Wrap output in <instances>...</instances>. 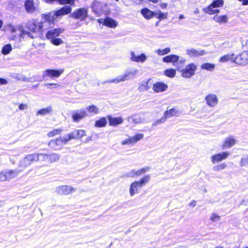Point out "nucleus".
<instances>
[{"label": "nucleus", "instance_id": "nucleus-1", "mask_svg": "<svg viewBox=\"0 0 248 248\" xmlns=\"http://www.w3.org/2000/svg\"><path fill=\"white\" fill-rule=\"evenodd\" d=\"M39 25L40 23L38 21L33 19L28 22L26 25L27 28L31 32L25 31L23 27L21 26L13 27L11 31L13 32H16L20 37L24 38L29 37L31 38H34L36 37V33L40 31V28H39Z\"/></svg>", "mask_w": 248, "mask_h": 248}, {"label": "nucleus", "instance_id": "nucleus-2", "mask_svg": "<svg viewBox=\"0 0 248 248\" xmlns=\"http://www.w3.org/2000/svg\"><path fill=\"white\" fill-rule=\"evenodd\" d=\"M223 5V1L222 0H214L208 6L204 8L203 10L209 15L217 14L220 12V10L217 8L222 6Z\"/></svg>", "mask_w": 248, "mask_h": 248}, {"label": "nucleus", "instance_id": "nucleus-3", "mask_svg": "<svg viewBox=\"0 0 248 248\" xmlns=\"http://www.w3.org/2000/svg\"><path fill=\"white\" fill-rule=\"evenodd\" d=\"M197 68V66L195 63H190L181 71V75L183 78H190L194 75Z\"/></svg>", "mask_w": 248, "mask_h": 248}, {"label": "nucleus", "instance_id": "nucleus-4", "mask_svg": "<svg viewBox=\"0 0 248 248\" xmlns=\"http://www.w3.org/2000/svg\"><path fill=\"white\" fill-rule=\"evenodd\" d=\"M18 171L13 170H2L0 171V181H6L16 177L18 174Z\"/></svg>", "mask_w": 248, "mask_h": 248}, {"label": "nucleus", "instance_id": "nucleus-5", "mask_svg": "<svg viewBox=\"0 0 248 248\" xmlns=\"http://www.w3.org/2000/svg\"><path fill=\"white\" fill-rule=\"evenodd\" d=\"M233 62L244 66L248 63V50L243 51L240 54L235 56Z\"/></svg>", "mask_w": 248, "mask_h": 248}, {"label": "nucleus", "instance_id": "nucleus-6", "mask_svg": "<svg viewBox=\"0 0 248 248\" xmlns=\"http://www.w3.org/2000/svg\"><path fill=\"white\" fill-rule=\"evenodd\" d=\"M69 138L67 136L63 137H60L55 140H52L49 141L48 145L51 148L56 149L57 147L62 146L63 144L66 143L69 141Z\"/></svg>", "mask_w": 248, "mask_h": 248}, {"label": "nucleus", "instance_id": "nucleus-7", "mask_svg": "<svg viewBox=\"0 0 248 248\" xmlns=\"http://www.w3.org/2000/svg\"><path fill=\"white\" fill-rule=\"evenodd\" d=\"M87 13L88 11L86 8H79L73 13L70 16L75 19L83 20L87 17Z\"/></svg>", "mask_w": 248, "mask_h": 248}, {"label": "nucleus", "instance_id": "nucleus-8", "mask_svg": "<svg viewBox=\"0 0 248 248\" xmlns=\"http://www.w3.org/2000/svg\"><path fill=\"white\" fill-rule=\"evenodd\" d=\"M137 72V70H135L133 73H129L128 74H125L122 76H118L116 78L109 79L105 81V83H114L115 84H118L121 82H123L129 79V75L132 74L134 75H135Z\"/></svg>", "mask_w": 248, "mask_h": 248}, {"label": "nucleus", "instance_id": "nucleus-9", "mask_svg": "<svg viewBox=\"0 0 248 248\" xmlns=\"http://www.w3.org/2000/svg\"><path fill=\"white\" fill-rule=\"evenodd\" d=\"M143 134L138 133L135 135L129 137L122 141L121 144L123 145L126 144H134L143 138Z\"/></svg>", "mask_w": 248, "mask_h": 248}, {"label": "nucleus", "instance_id": "nucleus-10", "mask_svg": "<svg viewBox=\"0 0 248 248\" xmlns=\"http://www.w3.org/2000/svg\"><path fill=\"white\" fill-rule=\"evenodd\" d=\"M230 153L228 152H222L211 156V161L213 164L225 160L229 156Z\"/></svg>", "mask_w": 248, "mask_h": 248}, {"label": "nucleus", "instance_id": "nucleus-11", "mask_svg": "<svg viewBox=\"0 0 248 248\" xmlns=\"http://www.w3.org/2000/svg\"><path fill=\"white\" fill-rule=\"evenodd\" d=\"M64 72L63 69L54 70L47 69L44 71L43 73V77H48L51 78H58Z\"/></svg>", "mask_w": 248, "mask_h": 248}, {"label": "nucleus", "instance_id": "nucleus-12", "mask_svg": "<svg viewBox=\"0 0 248 248\" xmlns=\"http://www.w3.org/2000/svg\"><path fill=\"white\" fill-rule=\"evenodd\" d=\"M147 59V56L144 53L140 55H136L134 51L130 52V59L131 61L136 62H144Z\"/></svg>", "mask_w": 248, "mask_h": 248}, {"label": "nucleus", "instance_id": "nucleus-13", "mask_svg": "<svg viewBox=\"0 0 248 248\" xmlns=\"http://www.w3.org/2000/svg\"><path fill=\"white\" fill-rule=\"evenodd\" d=\"M236 139L232 136H230L224 140L222 145V149L230 148L234 146L236 143Z\"/></svg>", "mask_w": 248, "mask_h": 248}, {"label": "nucleus", "instance_id": "nucleus-14", "mask_svg": "<svg viewBox=\"0 0 248 248\" xmlns=\"http://www.w3.org/2000/svg\"><path fill=\"white\" fill-rule=\"evenodd\" d=\"M97 21L103 25L107 26L109 28H114L116 27L118 25L117 22L114 20V19L110 18L107 17L105 19H98Z\"/></svg>", "mask_w": 248, "mask_h": 248}, {"label": "nucleus", "instance_id": "nucleus-15", "mask_svg": "<svg viewBox=\"0 0 248 248\" xmlns=\"http://www.w3.org/2000/svg\"><path fill=\"white\" fill-rule=\"evenodd\" d=\"M74 189L69 186H61L57 187L55 192L60 195H68L71 193Z\"/></svg>", "mask_w": 248, "mask_h": 248}, {"label": "nucleus", "instance_id": "nucleus-16", "mask_svg": "<svg viewBox=\"0 0 248 248\" xmlns=\"http://www.w3.org/2000/svg\"><path fill=\"white\" fill-rule=\"evenodd\" d=\"M206 104L211 107H215L218 103V99L217 96L214 94H209L205 98Z\"/></svg>", "mask_w": 248, "mask_h": 248}, {"label": "nucleus", "instance_id": "nucleus-17", "mask_svg": "<svg viewBox=\"0 0 248 248\" xmlns=\"http://www.w3.org/2000/svg\"><path fill=\"white\" fill-rule=\"evenodd\" d=\"M186 53L190 57H197L204 55L206 52L204 50H197L194 48H191L186 49Z\"/></svg>", "mask_w": 248, "mask_h": 248}, {"label": "nucleus", "instance_id": "nucleus-18", "mask_svg": "<svg viewBox=\"0 0 248 248\" xmlns=\"http://www.w3.org/2000/svg\"><path fill=\"white\" fill-rule=\"evenodd\" d=\"M64 30L61 28H57L49 30L46 33V37L47 39H53L58 36L63 32Z\"/></svg>", "mask_w": 248, "mask_h": 248}, {"label": "nucleus", "instance_id": "nucleus-19", "mask_svg": "<svg viewBox=\"0 0 248 248\" xmlns=\"http://www.w3.org/2000/svg\"><path fill=\"white\" fill-rule=\"evenodd\" d=\"M87 116L86 111L84 110H79L74 112L72 119L74 122H78Z\"/></svg>", "mask_w": 248, "mask_h": 248}, {"label": "nucleus", "instance_id": "nucleus-20", "mask_svg": "<svg viewBox=\"0 0 248 248\" xmlns=\"http://www.w3.org/2000/svg\"><path fill=\"white\" fill-rule=\"evenodd\" d=\"M168 87L166 84L158 82L153 84V90L156 93H159L166 91Z\"/></svg>", "mask_w": 248, "mask_h": 248}, {"label": "nucleus", "instance_id": "nucleus-21", "mask_svg": "<svg viewBox=\"0 0 248 248\" xmlns=\"http://www.w3.org/2000/svg\"><path fill=\"white\" fill-rule=\"evenodd\" d=\"M24 5L28 13H32L36 10L33 0H26Z\"/></svg>", "mask_w": 248, "mask_h": 248}, {"label": "nucleus", "instance_id": "nucleus-22", "mask_svg": "<svg viewBox=\"0 0 248 248\" xmlns=\"http://www.w3.org/2000/svg\"><path fill=\"white\" fill-rule=\"evenodd\" d=\"M85 134V131L83 130H78L74 131L67 135V137L71 140L73 139H79L82 137Z\"/></svg>", "mask_w": 248, "mask_h": 248}, {"label": "nucleus", "instance_id": "nucleus-23", "mask_svg": "<svg viewBox=\"0 0 248 248\" xmlns=\"http://www.w3.org/2000/svg\"><path fill=\"white\" fill-rule=\"evenodd\" d=\"M72 9L69 6H65L63 7L62 8L59 10L56 11L55 16H56L57 18L59 16H62L64 15H66L71 13Z\"/></svg>", "mask_w": 248, "mask_h": 248}, {"label": "nucleus", "instance_id": "nucleus-24", "mask_svg": "<svg viewBox=\"0 0 248 248\" xmlns=\"http://www.w3.org/2000/svg\"><path fill=\"white\" fill-rule=\"evenodd\" d=\"M213 19L215 22L219 24L227 23L228 21L229 18L227 15H216L213 17Z\"/></svg>", "mask_w": 248, "mask_h": 248}, {"label": "nucleus", "instance_id": "nucleus-25", "mask_svg": "<svg viewBox=\"0 0 248 248\" xmlns=\"http://www.w3.org/2000/svg\"><path fill=\"white\" fill-rule=\"evenodd\" d=\"M180 112L179 110L175 108H171L165 112L164 116L166 119L172 117H177L179 116Z\"/></svg>", "mask_w": 248, "mask_h": 248}, {"label": "nucleus", "instance_id": "nucleus-26", "mask_svg": "<svg viewBox=\"0 0 248 248\" xmlns=\"http://www.w3.org/2000/svg\"><path fill=\"white\" fill-rule=\"evenodd\" d=\"M109 124L111 126H116L118 124H121L123 122V119L122 117H112L110 116L108 117Z\"/></svg>", "mask_w": 248, "mask_h": 248}, {"label": "nucleus", "instance_id": "nucleus-27", "mask_svg": "<svg viewBox=\"0 0 248 248\" xmlns=\"http://www.w3.org/2000/svg\"><path fill=\"white\" fill-rule=\"evenodd\" d=\"M180 57L176 55H169L163 58L162 61L164 62H172L174 63L178 61Z\"/></svg>", "mask_w": 248, "mask_h": 248}, {"label": "nucleus", "instance_id": "nucleus-28", "mask_svg": "<svg viewBox=\"0 0 248 248\" xmlns=\"http://www.w3.org/2000/svg\"><path fill=\"white\" fill-rule=\"evenodd\" d=\"M40 31H43L45 30H48L54 26V23L50 22L48 21H44L43 22H39Z\"/></svg>", "mask_w": 248, "mask_h": 248}, {"label": "nucleus", "instance_id": "nucleus-29", "mask_svg": "<svg viewBox=\"0 0 248 248\" xmlns=\"http://www.w3.org/2000/svg\"><path fill=\"white\" fill-rule=\"evenodd\" d=\"M37 161L43 164V166L46 165L48 162V155L46 154L39 153L37 154Z\"/></svg>", "mask_w": 248, "mask_h": 248}, {"label": "nucleus", "instance_id": "nucleus-30", "mask_svg": "<svg viewBox=\"0 0 248 248\" xmlns=\"http://www.w3.org/2000/svg\"><path fill=\"white\" fill-rule=\"evenodd\" d=\"M139 187H140V184L138 181H135L130 185L129 193L131 196H133L138 193Z\"/></svg>", "mask_w": 248, "mask_h": 248}, {"label": "nucleus", "instance_id": "nucleus-31", "mask_svg": "<svg viewBox=\"0 0 248 248\" xmlns=\"http://www.w3.org/2000/svg\"><path fill=\"white\" fill-rule=\"evenodd\" d=\"M141 15L146 19H149L155 16V13L148 8H144L141 10Z\"/></svg>", "mask_w": 248, "mask_h": 248}, {"label": "nucleus", "instance_id": "nucleus-32", "mask_svg": "<svg viewBox=\"0 0 248 248\" xmlns=\"http://www.w3.org/2000/svg\"><path fill=\"white\" fill-rule=\"evenodd\" d=\"M234 59V54H227L224 56H222L219 59V62H226L229 61H231L233 62V60Z\"/></svg>", "mask_w": 248, "mask_h": 248}, {"label": "nucleus", "instance_id": "nucleus-33", "mask_svg": "<svg viewBox=\"0 0 248 248\" xmlns=\"http://www.w3.org/2000/svg\"><path fill=\"white\" fill-rule=\"evenodd\" d=\"M52 111V107L48 106L46 108H44L38 110V111L36 112V115L44 116L51 113Z\"/></svg>", "mask_w": 248, "mask_h": 248}, {"label": "nucleus", "instance_id": "nucleus-34", "mask_svg": "<svg viewBox=\"0 0 248 248\" xmlns=\"http://www.w3.org/2000/svg\"><path fill=\"white\" fill-rule=\"evenodd\" d=\"M43 16L44 17L45 21H48L50 22L54 23L53 21L57 18L56 16H55V13H49L46 15H43Z\"/></svg>", "mask_w": 248, "mask_h": 248}, {"label": "nucleus", "instance_id": "nucleus-35", "mask_svg": "<svg viewBox=\"0 0 248 248\" xmlns=\"http://www.w3.org/2000/svg\"><path fill=\"white\" fill-rule=\"evenodd\" d=\"M176 73V70L172 68L166 69L164 71V75L170 78H174L175 76Z\"/></svg>", "mask_w": 248, "mask_h": 248}, {"label": "nucleus", "instance_id": "nucleus-36", "mask_svg": "<svg viewBox=\"0 0 248 248\" xmlns=\"http://www.w3.org/2000/svg\"><path fill=\"white\" fill-rule=\"evenodd\" d=\"M150 86L148 84V81H143L140 84L138 87V90L140 92H142L148 90Z\"/></svg>", "mask_w": 248, "mask_h": 248}, {"label": "nucleus", "instance_id": "nucleus-37", "mask_svg": "<svg viewBox=\"0 0 248 248\" xmlns=\"http://www.w3.org/2000/svg\"><path fill=\"white\" fill-rule=\"evenodd\" d=\"M107 124V120L105 118H102L96 121L95 124V126L97 127H101L105 126Z\"/></svg>", "mask_w": 248, "mask_h": 248}, {"label": "nucleus", "instance_id": "nucleus-38", "mask_svg": "<svg viewBox=\"0 0 248 248\" xmlns=\"http://www.w3.org/2000/svg\"><path fill=\"white\" fill-rule=\"evenodd\" d=\"M150 180V175H147L142 177L139 181H138L140 184V187H141L142 186L145 185L146 183L149 182Z\"/></svg>", "mask_w": 248, "mask_h": 248}, {"label": "nucleus", "instance_id": "nucleus-39", "mask_svg": "<svg viewBox=\"0 0 248 248\" xmlns=\"http://www.w3.org/2000/svg\"><path fill=\"white\" fill-rule=\"evenodd\" d=\"M215 64L208 62L205 63L201 65V68L202 69L208 71H213L215 69Z\"/></svg>", "mask_w": 248, "mask_h": 248}, {"label": "nucleus", "instance_id": "nucleus-40", "mask_svg": "<svg viewBox=\"0 0 248 248\" xmlns=\"http://www.w3.org/2000/svg\"><path fill=\"white\" fill-rule=\"evenodd\" d=\"M59 159L60 155L57 154L53 153L48 155V162L52 163L59 160Z\"/></svg>", "mask_w": 248, "mask_h": 248}, {"label": "nucleus", "instance_id": "nucleus-41", "mask_svg": "<svg viewBox=\"0 0 248 248\" xmlns=\"http://www.w3.org/2000/svg\"><path fill=\"white\" fill-rule=\"evenodd\" d=\"M12 50V46L10 44H7L3 46L1 52L4 55H7L10 53Z\"/></svg>", "mask_w": 248, "mask_h": 248}, {"label": "nucleus", "instance_id": "nucleus-42", "mask_svg": "<svg viewBox=\"0 0 248 248\" xmlns=\"http://www.w3.org/2000/svg\"><path fill=\"white\" fill-rule=\"evenodd\" d=\"M170 52V49L169 47L164 49H158L155 50V52L159 56L164 55L169 53Z\"/></svg>", "mask_w": 248, "mask_h": 248}, {"label": "nucleus", "instance_id": "nucleus-43", "mask_svg": "<svg viewBox=\"0 0 248 248\" xmlns=\"http://www.w3.org/2000/svg\"><path fill=\"white\" fill-rule=\"evenodd\" d=\"M226 167V164L225 163H222L214 166L213 170L214 171H218L224 170Z\"/></svg>", "mask_w": 248, "mask_h": 248}, {"label": "nucleus", "instance_id": "nucleus-44", "mask_svg": "<svg viewBox=\"0 0 248 248\" xmlns=\"http://www.w3.org/2000/svg\"><path fill=\"white\" fill-rule=\"evenodd\" d=\"M87 110L90 113L97 114L99 112L98 108L94 105H91L87 108Z\"/></svg>", "mask_w": 248, "mask_h": 248}, {"label": "nucleus", "instance_id": "nucleus-45", "mask_svg": "<svg viewBox=\"0 0 248 248\" xmlns=\"http://www.w3.org/2000/svg\"><path fill=\"white\" fill-rule=\"evenodd\" d=\"M62 132V130L61 129H55L52 131L48 132L47 134V136L49 138H52V137H55L57 135H60Z\"/></svg>", "mask_w": 248, "mask_h": 248}, {"label": "nucleus", "instance_id": "nucleus-46", "mask_svg": "<svg viewBox=\"0 0 248 248\" xmlns=\"http://www.w3.org/2000/svg\"><path fill=\"white\" fill-rule=\"evenodd\" d=\"M155 16H157V17L160 19H166L168 17V13H164L159 11L155 13Z\"/></svg>", "mask_w": 248, "mask_h": 248}, {"label": "nucleus", "instance_id": "nucleus-47", "mask_svg": "<svg viewBox=\"0 0 248 248\" xmlns=\"http://www.w3.org/2000/svg\"><path fill=\"white\" fill-rule=\"evenodd\" d=\"M151 168L149 166L144 167L138 170V173L139 175L140 176L142 174H143L147 172H148L150 170Z\"/></svg>", "mask_w": 248, "mask_h": 248}, {"label": "nucleus", "instance_id": "nucleus-48", "mask_svg": "<svg viewBox=\"0 0 248 248\" xmlns=\"http://www.w3.org/2000/svg\"><path fill=\"white\" fill-rule=\"evenodd\" d=\"M143 121V119L139 115H136L133 116L132 122L135 124L141 123Z\"/></svg>", "mask_w": 248, "mask_h": 248}, {"label": "nucleus", "instance_id": "nucleus-49", "mask_svg": "<svg viewBox=\"0 0 248 248\" xmlns=\"http://www.w3.org/2000/svg\"><path fill=\"white\" fill-rule=\"evenodd\" d=\"M31 163L25 157L20 163V166L22 168H25L29 165H30Z\"/></svg>", "mask_w": 248, "mask_h": 248}, {"label": "nucleus", "instance_id": "nucleus-50", "mask_svg": "<svg viewBox=\"0 0 248 248\" xmlns=\"http://www.w3.org/2000/svg\"><path fill=\"white\" fill-rule=\"evenodd\" d=\"M37 154L29 155L26 156L27 159L31 163L33 161H37Z\"/></svg>", "mask_w": 248, "mask_h": 248}, {"label": "nucleus", "instance_id": "nucleus-51", "mask_svg": "<svg viewBox=\"0 0 248 248\" xmlns=\"http://www.w3.org/2000/svg\"><path fill=\"white\" fill-rule=\"evenodd\" d=\"M128 177H135L136 176H139V174L138 173V170H132L130 171L127 174Z\"/></svg>", "mask_w": 248, "mask_h": 248}, {"label": "nucleus", "instance_id": "nucleus-52", "mask_svg": "<svg viewBox=\"0 0 248 248\" xmlns=\"http://www.w3.org/2000/svg\"><path fill=\"white\" fill-rule=\"evenodd\" d=\"M57 0L61 4H69L70 5H74V1L75 0Z\"/></svg>", "mask_w": 248, "mask_h": 248}, {"label": "nucleus", "instance_id": "nucleus-53", "mask_svg": "<svg viewBox=\"0 0 248 248\" xmlns=\"http://www.w3.org/2000/svg\"><path fill=\"white\" fill-rule=\"evenodd\" d=\"M166 120V119L164 116L163 117L160 118V119L156 120L152 124L153 126H156L159 124L164 123Z\"/></svg>", "mask_w": 248, "mask_h": 248}, {"label": "nucleus", "instance_id": "nucleus-54", "mask_svg": "<svg viewBox=\"0 0 248 248\" xmlns=\"http://www.w3.org/2000/svg\"><path fill=\"white\" fill-rule=\"evenodd\" d=\"M51 39V42L54 45H56V46L61 45L63 43V41H62V40H61L60 38H54Z\"/></svg>", "mask_w": 248, "mask_h": 248}, {"label": "nucleus", "instance_id": "nucleus-55", "mask_svg": "<svg viewBox=\"0 0 248 248\" xmlns=\"http://www.w3.org/2000/svg\"><path fill=\"white\" fill-rule=\"evenodd\" d=\"M247 164H248V157H243L240 162V166L243 167Z\"/></svg>", "mask_w": 248, "mask_h": 248}, {"label": "nucleus", "instance_id": "nucleus-56", "mask_svg": "<svg viewBox=\"0 0 248 248\" xmlns=\"http://www.w3.org/2000/svg\"><path fill=\"white\" fill-rule=\"evenodd\" d=\"M28 107V106L27 104H20L19 106V108L20 110H23L25 109H26Z\"/></svg>", "mask_w": 248, "mask_h": 248}, {"label": "nucleus", "instance_id": "nucleus-57", "mask_svg": "<svg viewBox=\"0 0 248 248\" xmlns=\"http://www.w3.org/2000/svg\"><path fill=\"white\" fill-rule=\"evenodd\" d=\"M45 85L47 88H49V86H52V85L54 86V87H55V88L58 87L59 86V85L56 83H53V84L46 83L45 84Z\"/></svg>", "mask_w": 248, "mask_h": 248}, {"label": "nucleus", "instance_id": "nucleus-58", "mask_svg": "<svg viewBox=\"0 0 248 248\" xmlns=\"http://www.w3.org/2000/svg\"><path fill=\"white\" fill-rule=\"evenodd\" d=\"M160 7L162 9H165L167 7V4L166 3H162L160 5Z\"/></svg>", "mask_w": 248, "mask_h": 248}, {"label": "nucleus", "instance_id": "nucleus-59", "mask_svg": "<svg viewBox=\"0 0 248 248\" xmlns=\"http://www.w3.org/2000/svg\"><path fill=\"white\" fill-rule=\"evenodd\" d=\"M7 83V81L3 78H0V84H5Z\"/></svg>", "mask_w": 248, "mask_h": 248}, {"label": "nucleus", "instance_id": "nucleus-60", "mask_svg": "<svg viewBox=\"0 0 248 248\" xmlns=\"http://www.w3.org/2000/svg\"><path fill=\"white\" fill-rule=\"evenodd\" d=\"M185 18V16L184 15H180L178 16V18L179 20H182Z\"/></svg>", "mask_w": 248, "mask_h": 248}, {"label": "nucleus", "instance_id": "nucleus-61", "mask_svg": "<svg viewBox=\"0 0 248 248\" xmlns=\"http://www.w3.org/2000/svg\"><path fill=\"white\" fill-rule=\"evenodd\" d=\"M143 0H133V1L136 3H139L141 1H142Z\"/></svg>", "mask_w": 248, "mask_h": 248}, {"label": "nucleus", "instance_id": "nucleus-62", "mask_svg": "<svg viewBox=\"0 0 248 248\" xmlns=\"http://www.w3.org/2000/svg\"><path fill=\"white\" fill-rule=\"evenodd\" d=\"M195 204H195V202H191L190 204V206H193V207L195 206Z\"/></svg>", "mask_w": 248, "mask_h": 248}, {"label": "nucleus", "instance_id": "nucleus-63", "mask_svg": "<svg viewBox=\"0 0 248 248\" xmlns=\"http://www.w3.org/2000/svg\"><path fill=\"white\" fill-rule=\"evenodd\" d=\"M150 1L153 2L154 3H156L157 2V0H149Z\"/></svg>", "mask_w": 248, "mask_h": 248}, {"label": "nucleus", "instance_id": "nucleus-64", "mask_svg": "<svg viewBox=\"0 0 248 248\" xmlns=\"http://www.w3.org/2000/svg\"><path fill=\"white\" fill-rule=\"evenodd\" d=\"M194 13L196 14H198L199 13V10L198 9H196L194 11Z\"/></svg>", "mask_w": 248, "mask_h": 248}]
</instances>
